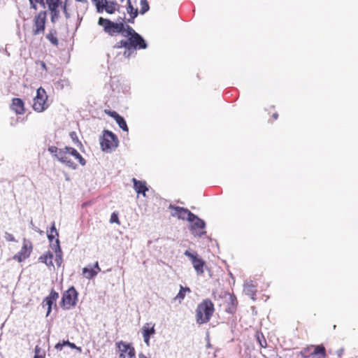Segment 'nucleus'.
<instances>
[{"label":"nucleus","mask_w":358,"mask_h":358,"mask_svg":"<svg viewBox=\"0 0 358 358\" xmlns=\"http://www.w3.org/2000/svg\"><path fill=\"white\" fill-rule=\"evenodd\" d=\"M70 151V155L75 157V159H78L79 163L82 166H85L86 164L85 159L81 156V155L73 148L68 149Z\"/></svg>","instance_id":"20"},{"label":"nucleus","mask_w":358,"mask_h":358,"mask_svg":"<svg viewBox=\"0 0 358 358\" xmlns=\"http://www.w3.org/2000/svg\"><path fill=\"white\" fill-rule=\"evenodd\" d=\"M117 124L119 125V127L124 131H128L129 129L127 124L126 121L120 115L117 119L115 120Z\"/></svg>","instance_id":"26"},{"label":"nucleus","mask_w":358,"mask_h":358,"mask_svg":"<svg viewBox=\"0 0 358 358\" xmlns=\"http://www.w3.org/2000/svg\"><path fill=\"white\" fill-rule=\"evenodd\" d=\"M47 297L53 301L54 302H56L57 299L59 297V294L55 291L52 290L49 296H48Z\"/></svg>","instance_id":"35"},{"label":"nucleus","mask_w":358,"mask_h":358,"mask_svg":"<svg viewBox=\"0 0 358 358\" xmlns=\"http://www.w3.org/2000/svg\"><path fill=\"white\" fill-rule=\"evenodd\" d=\"M46 38L53 45H58V39L57 36H55V32L53 33L50 31L49 34L46 35Z\"/></svg>","instance_id":"30"},{"label":"nucleus","mask_w":358,"mask_h":358,"mask_svg":"<svg viewBox=\"0 0 358 358\" xmlns=\"http://www.w3.org/2000/svg\"><path fill=\"white\" fill-rule=\"evenodd\" d=\"M150 324L149 323H146L142 328L144 342L148 346L150 345V336L155 333L154 325L152 327H150Z\"/></svg>","instance_id":"15"},{"label":"nucleus","mask_w":358,"mask_h":358,"mask_svg":"<svg viewBox=\"0 0 358 358\" xmlns=\"http://www.w3.org/2000/svg\"><path fill=\"white\" fill-rule=\"evenodd\" d=\"M47 232L52 233V234H55V236H57V237L59 236V233H58V231L56 229L55 222L52 223L50 230L47 231Z\"/></svg>","instance_id":"39"},{"label":"nucleus","mask_w":358,"mask_h":358,"mask_svg":"<svg viewBox=\"0 0 358 358\" xmlns=\"http://www.w3.org/2000/svg\"><path fill=\"white\" fill-rule=\"evenodd\" d=\"M70 148H71V147L66 146L64 148H58L57 147L52 145L50 146L48 150L59 162L63 159L64 156L70 155V151L68 150Z\"/></svg>","instance_id":"12"},{"label":"nucleus","mask_w":358,"mask_h":358,"mask_svg":"<svg viewBox=\"0 0 358 358\" xmlns=\"http://www.w3.org/2000/svg\"><path fill=\"white\" fill-rule=\"evenodd\" d=\"M70 85L68 79H60L56 83L57 88L64 89L66 87H69Z\"/></svg>","instance_id":"31"},{"label":"nucleus","mask_w":358,"mask_h":358,"mask_svg":"<svg viewBox=\"0 0 358 358\" xmlns=\"http://www.w3.org/2000/svg\"><path fill=\"white\" fill-rule=\"evenodd\" d=\"M169 208L174 210V213H172V215L178 217L179 219L191 221L192 218L196 217V215L193 214L187 208L179 206H173L172 205H170Z\"/></svg>","instance_id":"11"},{"label":"nucleus","mask_w":358,"mask_h":358,"mask_svg":"<svg viewBox=\"0 0 358 358\" xmlns=\"http://www.w3.org/2000/svg\"><path fill=\"white\" fill-rule=\"evenodd\" d=\"M70 155H66V156H64L63 159L59 162L72 169H76L77 168V165L69 158Z\"/></svg>","instance_id":"22"},{"label":"nucleus","mask_w":358,"mask_h":358,"mask_svg":"<svg viewBox=\"0 0 358 358\" xmlns=\"http://www.w3.org/2000/svg\"><path fill=\"white\" fill-rule=\"evenodd\" d=\"M30 225H31V228H32L35 231L38 232V233H40V234H42V233H43V231L40 230L38 227H36L34 224V223H33V221H32V220H31V222H30Z\"/></svg>","instance_id":"42"},{"label":"nucleus","mask_w":358,"mask_h":358,"mask_svg":"<svg viewBox=\"0 0 358 358\" xmlns=\"http://www.w3.org/2000/svg\"><path fill=\"white\" fill-rule=\"evenodd\" d=\"M257 341L259 344V345L262 347V348H266V341L264 336V335L262 334H258L257 335Z\"/></svg>","instance_id":"33"},{"label":"nucleus","mask_w":358,"mask_h":358,"mask_svg":"<svg viewBox=\"0 0 358 358\" xmlns=\"http://www.w3.org/2000/svg\"><path fill=\"white\" fill-rule=\"evenodd\" d=\"M118 138L112 131L104 130L103 136L100 138V145L102 150L106 152H110L118 146Z\"/></svg>","instance_id":"4"},{"label":"nucleus","mask_w":358,"mask_h":358,"mask_svg":"<svg viewBox=\"0 0 358 358\" xmlns=\"http://www.w3.org/2000/svg\"><path fill=\"white\" fill-rule=\"evenodd\" d=\"M55 303V302H54L53 301H52L51 299H50L48 297H45L44 299V300L43 301V306H48V311H47L46 316H48L50 313L51 310H52V306Z\"/></svg>","instance_id":"29"},{"label":"nucleus","mask_w":358,"mask_h":358,"mask_svg":"<svg viewBox=\"0 0 358 358\" xmlns=\"http://www.w3.org/2000/svg\"><path fill=\"white\" fill-rule=\"evenodd\" d=\"M124 20H125V14L124 13V17H120L117 20V22H119L120 21H122V23L124 24Z\"/></svg>","instance_id":"48"},{"label":"nucleus","mask_w":358,"mask_h":358,"mask_svg":"<svg viewBox=\"0 0 358 358\" xmlns=\"http://www.w3.org/2000/svg\"><path fill=\"white\" fill-rule=\"evenodd\" d=\"M98 24L102 26L104 31L110 36L121 34L122 36L127 38L126 40L117 42L114 45V48L117 49L124 48L123 55L126 58L136 54L137 50L146 49L148 47V44L142 36L129 25L122 23V21L114 22L101 17Z\"/></svg>","instance_id":"1"},{"label":"nucleus","mask_w":358,"mask_h":358,"mask_svg":"<svg viewBox=\"0 0 358 358\" xmlns=\"http://www.w3.org/2000/svg\"><path fill=\"white\" fill-rule=\"evenodd\" d=\"M39 64H40V65H41V68H42L43 70H45V71L47 70L46 64H45V63L44 62H43V61H40V62H39Z\"/></svg>","instance_id":"46"},{"label":"nucleus","mask_w":358,"mask_h":358,"mask_svg":"<svg viewBox=\"0 0 358 358\" xmlns=\"http://www.w3.org/2000/svg\"><path fill=\"white\" fill-rule=\"evenodd\" d=\"M36 3H35V2L30 3V4H31V7L32 8H34V9L36 10V9H37Z\"/></svg>","instance_id":"49"},{"label":"nucleus","mask_w":358,"mask_h":358,"mask_svg":"<svg viewBox=\"0 0 358 358\" xmlns=\"http://www.w3.org/2000/svg\"><path fill=\"white\" fill-rule=\"evenodd\" d=\"M214 312V305L210 300L206 299L196 308V322L201 324L208 322Z\"/></svg>","instance_id":"3"},{"label":"nucleus","mask_w":358,"mask_h":358,"mask_svg":"<svg viewBox=\"0 0 358 358\" xmlns=\"http://www.w3.org/2000/svg\"><path fill=\"white\" fill-rule=\"evenodd\" d=\"M256 291V285H255L252 281L246 282L244 284V292L252 299H254Z\"/></svg>","instance_id":"18"},{"label":"nucleus","mask_w":358,"mask_h":358,"mask_svg":"<svg viewBox=\"0 0 358 358\" xmlns=\"http://www.w3.org/2000/svg\"><path fill=\"white\" fill-rule=\"evenodd\" d=\"M138 358H147L143 354L141 353L138 355Z\"/></svg>","instance_id":"53"},{"label":"nucleus","mask_w":358,"mask_h":358,"mask_svg":"<svg viewBox=\"0 0 358 358\" xmlns=\"http://www.w3.org/2000/svg\"><path fill=\"white\" fill-rule=\"evenodd\" d=\"M61 8H62V10H63V13H64V15H65V17H66V19L70 18L71 15H70V13H69V10H68V8H67V7H66V6H65V5H62V7H61Z\"/></svg>","instance_id":"40"},{"label":"nucleus","mask_w":358,"mask_h":358,"mask_svg":"<svg viewBox=\"0 0 358 358\" xmlns=\"http://www.w3.org/2000/svg\"><path fill=\"white\" fill-rule=\"evenodd\" d=\"M48 96L43 87H39L36 91V96L34 99L33 108L35 111L42 112L45 110L48 105L46 102Z\"/></svg>","instance_id":"5"},{"label":"nucleus","mask_w":358,"mask_h":358,"mask_svg":"<svg viewBox=\"0 0 358 358\" xmlns=\"http://www.w3.org/2000/svg\"><path fill=\"white\" fill-rule=\"evenodd\" d=\"M132 181L134 182V188L135 191L138 194H143V196H145V192L148 190L145 182L138 180L136 178H133Z\"/></svg>","instance_id":"17"},{"label":"nucleus","mask_w":358,"mask_h":358,"mask_svg":"<svg viewBox=\"0 0 358 358\" xmlns=\"http://www.w3.org/2000/svg\"><path fill=\"white\" fill-rule=\"evenodd\" d=\"M110 222L111 223H117V224H120V221H119V218H118V215L117 213H116L115 212L113 213L111 216H110Z\"/></svg>","instance_id":"36"},{"label":"nucleus","mask_w":358,"mask_h":358,"mask_svg":"<svg viewBox=\"0 0 358 358\" xmlns=\"http://www.w3.org/2000/svg\"><path fill=\"white\" fill-rule=\"evenodd\" d=\"M47 236L50 241V246L52 250L55 254V264L52 262V259L54 257L53 253L51 251H48L45 252L43 255H41L38 258V261L40 262L44 263L48 266H55L57 267H60L62 264V251L59 245V240L55 234H52L47 232Z\"/></svg>","instance_id":"2"},{"label":"nucleus","mask_w":358,"mask_h":358,"mask_svg":"<svg viewBox=\"0 0 358 358\" xmlns=\"http://www.w3.org/2000/svg\"><path fill=\"white\" fill-rule=\"evenodd\" d=\"M101 8L97 10L98 13H102L105 10L108 13L113 14L120 7V6L115 1H108L103 0V2L101 4Z\"/></svg>","instance_id":"14"},{"label":"nucleus","mask_w":358,"mask_h":358,"mask_svg":"<svg viewBox=\"0 0 358 358\" xmlns=\"http://www.w3.org/2000/svg\"><path fill=\"white\" fill-rule=\"evenodd\" d=\"M78 292L73 287H71L63 294L61 303L65 308H69L71 306H76Z\"/></svg>","instance_id":"7"},{"label":"nucleus","mask_w":358,"mask_h":358,"mask_svg":"<svg viewBox=\"0 0 358 358\" xmlns=\"http://www.w3.org/2000/svg\"><path fill=\"white\" fill-rule=\"evenodd\" d=\"M314 355H320L322 357L325 356V348L323 345H317L315 347Z\"/></svg>","instance_id":"32"},{"label":"nucleus","mask_w":358,"mask_h":358,"mask_svg":"<svg viewBox=\"0 0 358 358\" xmlns=\"http://www.w3.org/2000/svg\"><path fill=\"white\" fill-rule=\"evenodd\" d=\"M70 155H66V156H64L63 159L59 162L72 169H76L77 168V165L69 158Z\"/></svg>","instance_id":"21"},{"label":"nucleus","mask_w":358,"mask_h":358,"mask_svg":"<svg viewBox=\"0 0 358 358\" xmlns=\"http://www.w3.org/2000/svg\"><path fill=\"white\" fill-rule=\"evenodd\" d=\"M47 20V12L45 10L40 11L34 17V27L32 34L37 36L43 34L45 29V22Z\"/></svg>","instance_id":"6"},{"label":"nucleus","mask_w":358,"mask_h":358,"mask_svg":"<svg viewBox=\"0 0 358 358\" xmlns=\"http://www.w3.org/2000/svg\"><path fill=\"white\" fill-rule=\"evenodd\" d=\"M116 345L120 352V358H135V349L130 343L120 341Z\"/></svg>","instance_id":"10"},{"label":"nucleus","mask_w":358,"mask_h":358,"mask_svg":"<svg viewBox=\"0 0 358 358\" xmlns=\"http://www.w3.org/2000/svg\"><path fill=\"white\" fill-rule=\"evenodd\" d=\"M83 275L87 278L91 279L97 275L96 270H83Z\"/></svg>","instance_id":"28"},{"label":"nucleus","mask_w":358,"mask_h":358,"mask_svg":"<svg viewBox=\"0 0 358 358\" xmlns=\"http://www.w3.org/2000/svg\"><path fill=\"white\" fill-rule=\"evenodd\" d=\"M4 238H5V239H6L7 241H11V242H14V241H15V237L13 236V234H10V233H8V232H6V233H5Z\"/></svg>","instance_id":"38"},{"label":"nucleus","mask_w":358,"mask_h":358,"mask_svg":"<svg viewBox=\"0 0 358 358\" xmlns=\"http://www.w3.org/2000/svg\"><path fill=\"white\" fill-rule=\"evenodd\" d=\"M186 292H189L190 289L188 287L184 288L182 286L180 285V289L178 294L174 298V301H178L179 303H180L181 301L183 300V299L185 298Z\"/></svg>","instance_id":"25"},{"label":"nucleus","mask_w":358,"mask_h":358,"mask_svg":"<svg viewBox=\"0 0 358 358\" xmlns=\"http://www.w3.org/2000/svg\"><path fill=\"white\" fill-rule=\"evenodd\" d=\"M278 117V114L277 113H274V114L273 115V117L275 120H277Z\"/></svg>","instance_id":"51"},{"label":"nucleus","mask_w":358,"mask_h":358,"mask_svg":"<svg viewBox=\"0 0 358 358\" xmlns=\"http://www.w3.org/2000/svg\"><path fill=\"white\" fill-rule=\"evenodd\" d=\"M197 271V273L198 275H200V274H202L203 273V269H201V270H196Z\"/></svg>","instance_id":"52"},{"label":"nucleus","mask_w":358,"mask_h":358,"mask_svg":"<svg viewBox=\"0 0 358 358\" xmlns=\"http://www.w3.org/2000/svg\"><path fill=\"white\" fill-rule=\"evenodd\" d=\"M64 345H69L70 348L73 349H77L79 352H81V348L77 347L74 343H70L69 341H64L62 343H58L55 345V348L57 350L61 351Z\"/></svg>","instance_id":"23"},{"label":"nucleus","mask_w":358,"mask_h":358,"mask_svg":"<svg viewBox=\"0 0 358 358\" xmlns=\"http://www.w3.org/2000/svg\"><path fill=\"white\" fill-rule=\"evenodd\" d=\"M191 220L189 222L192 223L190 228L192 234L199 237L204 235L206 234V231H204L206 227L205 222L196 215L195 218H192Z\"/></svg>","instance_id":"9"},{"label":"nucleus","mask_w":358,"mask_h":358,"mask_svg":"<svg viewBox=\"0 0 358 358\" xmlns=\"http://www.w3.org/2000/svg\"><path fill=\"white\" fill-rule=\"evenodd\" d=\"M105 113L111 117L114 118L115 120L117 119V117L120 116V115L117 112L113 110H105Z\"/></svg>","instance_id":"37"},{"label":"nucleus","mask_w":358,"mask_h":358,"mask_svg":"<svg viewBox=\"0 0 358 358\" xmlns=\"http://www.w3.org/2000/svg\"><path fill=\"white\" fill-rule=\"evenodd\" d=\"M29 2H30V3H33V2L38 3H40L41 5H42L43 7H45V2H44V0H29Z\"/></svg>","instance_id":"43"},{"label":"nucleus","mask_w":358,"mask_h":358,"mask_svg":"<svg viewBox=\"0 0 358 358\" xmlns=\"http://www.w3.org/2000/svg\"><path fill=\"white\" fill-rule=\"evenodd\" d=\"M11 108L17 114L22 115L24 113V102L21 99H13Z\"/></svg>","instance_id":"16"},{"label":"nucleus","mask_w":358,"mask_h":358,"mask_svg":"<svg viewBox=\"0 0 358 358\" xmlns=\"http://www.w3.org/2000/svg\"><path fill=\"white\" fill-rule=\"evenodd\" d=\"M127 11L132 18H136L138 15V9L134 8V6L131 5V0H127Z\"/></svg>","instance_id":"24"},{"label":"nucleus","mask_w":358,"mask_h":358,"mask_svg":"<svg viewBox=\"0 0 358 358\" xmlns=\"http://www.w3.org/2000/svg\"><path fill=\"white\" fill-rule=\"evenodd\" d=\"M134 19L135 18H132V17H130V18L127 19V22H129V23H133Z\"/></svg>","instance_id":"50"},{"label":"nucleus","mask_w":358,"mask_h":358,"mask_svg":"<svg viewBox=\"0 0 358 358\" xmlns=\"http://www.w3.org/2000/svg\"><path fill=\"white\" fill-rule=\"evenodd\" d=\"M68 1L69 0H59V6L62 7V5H65L66 7H68Z\"/></svg>","instance_id":"44"},{"label":"nucleus","mask_w":358,"mask_h":358,"mask_svg":"<svg viewBox=\"0 0 358 358\" xmlns=\"http://www.w3.org/2000/svg\"><path fill=\"white\" fill-rule=\"evenodd\" d=\"M141 10L140 13L141 15L145 14L150 8L149 4L147 0H141L140 1Z\"/></svg>","instance_id":"27"},{"label":"nucleus","mask_w":358,"mask_h":358,"mask_svg":"<svg viewBox=\"0 0 358 358\" xmlns=\"http://www.w3.org/2000/svg\"><path fill=\"white\" fill-rule=\"evenodd\" d=\"M35 351H36V355H34V358H42L41 355H38V352L39 351V348H38V346H36Z\"/></svg>","instance_id":"47"},{"label":"nucleus","mask_w":358,"mask_h":358,"mask_svg":"<svg viewBox=\"0 0 358 358\" xmlns=\"http://www.w3.org/2000/svg\"><path fill=\"white\" fill-rule=\"evenodd\" d=\"M33 245L29 240L24 238L20 250L13 256L15 260L21 262L27 259L32 251Z\"/></svg>","instance_id":"8"},{"label":"nucleus","mask_w":358,"mask_h":358,"mask_svg":"<svg viewBox=\"0 0 358 358\" xmlns=\"http://www.w3.org/2000/svg\"><path fill=\"white\" fill-rule=\"evenodd\" d=\"M47 4L48 8L54 6H59V0H45V4Z\"/></svg>","instance_id":"34"},{"label":"nucleus","mask_w":358,"mask_h":358,"mask_svg":"<svg viewBox=\"0 0 358 358\" xmlns=\"http://www.w3.org/2000/svg\"><path fill=\"white\" fill-rule=\"evenodd\" d=\"M59 6H54L48 7V10L50 12V20L52 23H55L59 17Z\"/></svg>","instance_id":"19"},{"label":"nucleus","mask_w":358,"mask_h":358,"mask_svg":"<svg viewBox=\"0 0 358 358\" xmlns=\"http://www.w3.org/2000/svg\"><path fill=\"white\" fill-rule=\"evenodd\" d=\"M185 255L188 257L194 266V268H202L204 262L199 257L198 254L194 251L186 250Z\"/></svg>","instance_id":"13"},{"label":"nucleus","mask_w":358,"mask_h":358,"mask_svg":"<svg viewBox=\"0 0 358 358\" xmlns=\"http://www.w3.org/2000/svg\"><path fill=\"white\" fill-rule=\"evenodd\" d=\"M94 268H99L98 262L95 263Z\"/></svg>","instance_id":"54"},{"label":"nucleus","mask_w":358,"mask_h":358,"mask_svg":"<svg viewBox=\"0 0 358 358\" xmlns=\"http://www.w3.org/2000/svg\"><path fill=\"white\" fill-rule=\"evenodd\" d=\"M95 4L96 10H99L101 8V4L103 2V0H92Z\"/></svg>","instance_id":"41"},{"label":"nucleus","mask_w":358,"mask_h":358,"mask_svg":"<svg viewBox=\"0 0 358 358\" xmlns=\"http://www.w3.org/2000/svg\"><path fill=\"white\" fill-rule=\"evenodd\" d=\"M344 352V350L343 348H340L336 351V354L338 357H341L343 353Z\"/></svg>","instance_id":"45"}]
</instances>
